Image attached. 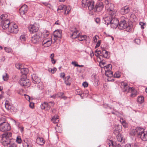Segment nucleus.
<instances>
[{
    "label": "nucleus",
    "instance_id": "nucleus-33",
    "mask_svg": "<svg viewBox=\"0 0 147 147\" xmlns=\"http://www.w3.org/2000/svg\"><path fill=\"white\" fill-rule=\"evenodd\" d=\"M51 121L53 123H57L59 121L58 116L56 115L52 117Z\"/></svg>",
    "mask_w": 147,
    "mask_h": 147
},
{
    "label": "nucleus",
    "instance_id": "nucleus-61",
    "mask_svg": "<svg viewBox=\"0 0 147 147\" xmlns=\"http://www.w3.org/2000/svg\"><path fill=\"white\" fill-rule=\"evenodd\" d=\"M37 77H38L36 76V75L35 74H34L32 75V79L33 80H35V79H36Z\"/></svg>",
    "mask_w": 147,
    "mask_h": 147
},
{
    "label": "nucleus",
    "instance_id": "nucleus-54",
    "mask_svg": "<svg viewBox=\"0 0 147 147\" xmlns=\"http://www.w3.org/2000/svg\"><path fill=\"white\" fill-rule=\"evenodd\" d=\"M100 62L99 63L100 66L101 67H103L102 66H104L105 64V62H103L101 60V59H100Z\"/></svg>",
    "mask_w": 147,
    "mask_h": 147
},
{
    "label": "nucleus",
    "instance_id": "nucleus-64",
    "mask_svg": "<svg viewBox=\"0 0 147 147\" xmlns=\"http://www.w3.org/2000/svg\"><path fill=\"white\" fill-rule=\"evenodd\" d=\"M125 147H133V145H132L131 144H128L125 145Z\"/></svg>",
    "mask_w": 147,
    "mask_h": 147
},
{
    "label": "nucleus",
    "instance_id": "nucleus-41",
    "mask_svg": "<svg viewBox=\"0 0 147 147\" xmlns=\"http://www.w3.org/2000/svg\"><path fill=\"white\" fill-rule=\"evenodd\" d=\"M121 76V73L118 71L116 72L114 75V77L115 78H119Z\"/></svg>",
    "mask_w": 147,
    "mask_h": 147
},
{
    "label": "nucleus",
    "instance_id": "nucleus-16",
    "mask_svg": "<svg viewBox=\"0 0 147 147\" xmlns=\"http://www.w3.org/2000/svg\"><path fill=\"white\" fill-rule=\"evenodd\" d=\"M94 2L92 0L90 1H88V3L87 5L89 10L92 11V13H94Z\"/></svg>",
    "mask_w": 147,
    "mask_h": 147
},
{
    "label": "nucleus",
    "instance_id": "nucleus-55",
    "mask_svg": "<svg viewBox=\"0 0 147 147\" xmlns=\"http://www.w3.org/2000/svg\"><path fill=\"white\" fill-rule=\"evenodd\" d=\"M134 42L136 43L137 44L139 45L140 44V40L139 39H136L134 40Z\"/></svg>",
    "mask_w": 147,
    "mask_h": 147
},
{
    "label": "nucleus",
    "instance_id": "nucleus-51",
    "mask_svg": "<svg viewBox=\"0 0 147 147\" xmlns=\"http://www.w3.org/2000/svg\"><path fill=\"white\" fill-rule=\"evenodd\" d=\"M140 25L141 26V28L143 29L144 28V26L146 25V23L143 22H140Z\"/></svg>",
    "mask_w": 147,
    "mask_h": 147
},
{
    "label": "nucleus",
    "instance_id": "nucleus-27",
    "mask_svg": "<svg viewBox=\"0 0 147 147\" xmlns=\"http://www.w3.org/2000/svg\"><path fill=\"white\" fill-rule=\"evenodd\" d=\"M117 138L118 141L121 142L122 143L124 142L125 140V138L121 134L117 135Z\"/></svg>",
    "mask_w": 147,
    "mask_h": 147
},
{
    "label": "nucleus",
    "instance_id": "nucleus-56",
    "mask_svg": "<svg viewBox=\"0 0 147 147\" xmlns=\"http://www.w3.org/2000/svg\"><path fill=\"white\" fill-rule=\"evenodd\" d=\"M20 39L22 41H25L26 40V38L24 35H21L20 36Z\"/></svg>",
    "mask_w": 147,
    "mask_h": 147
},
{
    "label": "nucleus",
    "instance_id": "nucleus-1",
    "mask_svg": "<svg viewBox=\"0 0 147 147\" xmlns=\"http://www.w3.org/2000/svg\"><path fill=\"white\" fill-rule=\"evenodd\" d=\"M12 136V133L8 132L4 134L1 135V143L4 146H7L8 147H16V143L10 141L9 138Z\"/></svg>",
    "mask_w": 147,
    "mask_h": 147
},
{
    "label": "nucleus",
    "instance_id": "nucleus-60",
    "mask_svg": "<svg viewBox=\"0 0 147 147\" xmlns=\"http://www.w3.org/2000/svg\"><path fill=\"white\" fill-rule=\"evenodd\" d=\"M30 103L29 105V107L32 108L33 109L34 107V104L33 102H30Z\"/></svg>",
    "mask_w": 147,
    "mask_h": 147
},
{
    "label": "nucleus",
    "instance_id": "nucleus-8",
    "mask_svg": "<svg viewBox=\"0 0 147 147\" xmlns=\"http://www.w3.org/2000/svg\"><path fill=\"white\" fill-rule=\"evenodd\" d=\"M28 28L30 33H34L36 32L38 30V25L36 24L33 25H31L28 26Z\"/></svg>",
    "mask_w": 147,
    "mask_h": 147
},
{
    "label": "nucleus",
    "instance_id": "nucleus-11",
    "mask_svg": "<svg viewBox=\"0 0 147 147\" xmlns=\"http://www.w3.org/2000/svg\"><path fill=\"white\" fill-rule=\"evenodd\" d=\"M41 35L40 34H36L32 36L31 41L34 43H36L39 42L41 39Z\"/></svg>",
    "mask_w": 147,
    "mask_h": 147
},
{
    "label": "nucleus",
    "instance_id": "nucleus-45",
    "mask_svg": "<svg viewBox=\"0 0 147 147\" xmlns=\"http://www.w3.org/2000/svg\"><path fill=\"white\" fill-rule=\"evenodd\" d=\"M16 141V142L18 143L21 144L22 142V140L20 137V136H18L17 137Z\"/></svg>",
    "mask_w": 147,
    "mask_h": 147
},
{
    "label": "nucleus",
    "instance_id": "nucleus-23",
    "mask_svg": "<svg viewBox=\"0 0 147 147\" xmlns=\"http://www.w3.org/2000/svg\"><path fill=\"white\" fill-rule=\"evenodd\" d=\"M19 82L20 83H24V82H26V83H29V80L27 78L26 76L22 75L20 78Z\"/></svg>",
    "mask_w": 147,
    "mask_h": 147
},
{
    "label": "nucleus",
    "instance_id": "nucleus-36",
    "mask_svg": "<svg viewBox=\"0 0 147 147\" xmlns=\"http://www.w3.org/2000/svg\"><path fill=\"white\" fill-rule=\"evenodd\" d=\"M108 53V51L105 50H102V51H101V55L99 56V57H98V59H101V57H102L104 55H105V54H107Z\"/></svg>",
    "mask_w": 147,
    "mask_h": 147
},
{
    "label": "nucleus",
    "instance_id": "nucleus-30",
    "mask_svg": "<svg viewBox=\"0 0 147 147\" xmlns=\"http://www.w3.org/2000/svg\"><path fill=\"white\" fill-rule=\"evenodd\" d=\"M108 13H109V16H108L109 17H110V18H113L115 17V14L116 12V11L115 10H114L113 9H112L111 11H107Z\"/></svg>",
    "mask_w": 147,
    "mask_h": 147
},
{
    "label": "nucleus",
    "instance_id": "nucleus-53",
    "mask_svg": "<svg viewBox=\"0 0 147 147\" xmlns=\"http://www.w3.org/2000/svg\"><path fill=\"white\" fill-rule=\"evenodd\" d=\"M110 53L109 52H108V53L107 54H105V55H104L102 57H104L105 58L108 59L110 57L109 55Z\"/></svg>",
    "mask_w": 147,
    "mask_h": 147
},
{
    "label": "nucleus",
    "instance_id": "nucleus-48",
    "mask_svg": "<svg viewBox=\"0 0 147 147\" xmlns=\"http://www.w3.org/2000/svg\"><path fill=\"white\" fill-rule=\"evenodd\" d=\"M88 2V0H82V3L83 5H84V6L87 5Z\"/></svg>",
    "mask_w": 147,
    "mask_h": 147
},
{
    "label": "nucleus",
    "instance_id": "nucleus-18",
    "mask_svg": "<svg viewBox=\"0 0 147 147\" xmlns=\"http://www.w3.org/2000/svg\"><path fill=\"white\" fill-rule=\"evenodd\" d=\"M130 10L129 7L128 6H125L123 7L121 9L120 12L123 15L127 14Z\"/></svg>",
    "mask_w": 147,
    "mask_h": 147
},
{
    "label": "nucleus",
    "instance_id": "nucleus-13",
    "mask_svg": "<svg viewBox=\"0 0 147 147\" xmlns=\"http://www.w3.org/2000/svg\"><path fill=\"white\" fill-rule=\"evenodd\" d=\"M52 42L51 38H46L44 39L42 42V46L47 47L51 46Z\"/></svg>",
    "mask_w": 147,
    "mask_h": 147
},
{
    "label": "nucleus",
    "instance_id": "nucleus-57",
    "mask_svg": "<svg viewBox=\"0 0 147 147\" xmlns=\"http://www.w3.org/2000/svg\"><path fill=\"white\" fill-rule=\"evenodd\" d=\"M24 96L25 98H26V99H27V100H28L29 101V102H30V96H28L26 94H24Z\"/></svg>",
    "mask_w": 147,
    "mask_h": 147
},
{
    "label": "nucleus",
    "instance_id": "nucleus-49",
    "mask_svg": "<svg viewBox=\"0 0 147 147\" xmlns=\"http://www.w3.org/2000/svg\"><path fill=\"white\" fill-rule=\"evenodd\" d=\"M132 28V27L131 25H128L127 26H126V28H125L126 29V30L127 32H129L131 30Z\"/></svg>",
    "mask_w": 147,
    "mask_h": 147
},
{
    "label": "nucleus",
    "instance_id": "nucleus-2",
    "mask_svg": "<svg viewBox=\"0 0 147 147\" xmlns=\"http://www.w3.org/2000/svg\"><path fill=\"white\" fill-rule=\"evenodd\" d=\"M121 84L120 86L124 91L127 92H130L131 97H134L137 95V91L134 88L129 87L127 83H121Z\"/></svg>",
    "mask_w": 147,
    "mask_h": 147
},
{
    "label": "nucleus",
    "instance_id": "nucleus-5",
    "mask_svg": "<svg viewBox=\"0 0 147 147\" xmlns=\"http://www.w3.org/2000/svg\"><path fill=\"white\" fill-rule=\"evenodd\" d=\"M54 105V103L52 102H45L41 105L40 107L42 109L47 111L49 110L51 107L53 106Z\"/></svg>",
    "mask_w": 147,
    "mask_h": 147
},
{
    "label": "nucleus",
    "instance_id": "nucleus-4",
    "mask_svg": "<svg viewBox=\"0 0 147 147\" xmlns=\"http://www.w3.org/2000/svg\"><path fill=\"white\" fill-rule=\"evenodd\" d=\"M104 68L105 71V75L109 77H113V72L111 71L112 68L111 65L109 64L107 65L104 66Z\"/></svg>",
    "mask_w": 147,
    "mask_h": 147
},
{
    "label": "nucleus",
    "instance_id": "nucleus-20",
    "mask_svg": "<svg viewBox=\"0 0 147 147\" xmlns=\"http://www.w3.org/2000/svg\"><path fill=\"white\" fill-rule=\"evenodd\" d=\"M107 143L109 147H121L119 144L115 145L113 141L109 139L107 140Z\"/></svg>",
    "mask_w": 147,
    "mask_h": 147
},
{
    "label": "nucleus",
    "instance_id": "nucleus-6",
    "mask_svg": "<svg viewBox=\"0 0 147 147\" xmlns=\"http://www.w3.org/2000/svg\"><path fill=\"white\" fill-rule=\"evenodd\" d=\"M138 137L140 138L142 140L146 141L147 140V132L144 131V129L141 128Z\"/></svg>",
    "mask_w": 147,
    "mask_h": 147
},
{
    "label": "nucleus",
    "instance_id": "nucleus-34",
    "mask_svg": "<svg viewBox=\"0 0 147 147\" xmlns=\"http://www.w3.org/2000/svg\"><path fill=\"white\" fill-rule=\"evenodd\" d=\"M8 17L7 15L6 14H2L0 16V22L1 21H5V20H8L7 19Z\"/></svg>",
    "mask_w": 147,
    "mask_h": 147
},
{
    "label": "nucleus",
    "instance_id": "nucleus-40",
    "mask_svg": "<svg viewBox=\"0 0 147 147\" xmlns=\"http://www.w3.org/2000/svg\"><path fill=\"white\" fill-rule=\"evenodd\" d=\"M55 129L56 131L58 132H61L62 130L61 127L60 126L59 127L58 124L57 125V126L55 127Z\"/></svg>",
    "mask_w": 147,
    "mask_h": 147
},
{
    "label": "nucleus",
    "instance_id": "nucleus-44",
    "mask_svg": "<svg viewBox=\"0 0 147 147\" xmlns=\"http://www.w3.org/2000/svg\"><path fill=\"white\" fill-rule=\"evenodd\" d=\"M101 51L100 50H98V49H97L95 51V55L96 56L98 57H99V56H98L99 55H101Z\"/></svg>",
    "mask_w": 147,
    "mask_h": 147
},
{
    "label": "nucleus",
    "instance_id": "nucleus-10",
    "mask_svg": "<svg viewBox=\"0 0 147 147\" xmlns=\"http://www.w3.org/2000/svg\"><path fill=\"white\" fill-rule=\"evenodd\" d=\"M103 7L102 3L100 2L99 1L97 3L94 9V13L96 12H99L101 11Z\"/></svg>",
    "mask_w": 147,
    "mask_h": 147
},
{
    "label": "nucleus",
    "instance_id": "nucleus-37",
    "mask_svg": "<svg viewBox=\"0 0 147 147\" xmlns=\"http://www.w3.org/2000/svg\"><path fill=\"white\" fill-rule=\"evenodd\" d=\"M63 92L58 93L57 94V97L62 98L64 99H65L66 98L65 97L63 96Z\"/></svg>",
    "mask_w": 147,
    "mask_h": 147
},
{
    "label": "nucleus",
    "instance_id": "nucleus-42",
    "mask_svg": "<svg viewBox=\"0 0 147 147\" xmlns=\"http://www.w3.org/2000/svg\"><path fill=\"white\" fill-rule=\"evenodd\" d=\"M48 71L49 72H51L52 74H54L57 71V69L55 67H54L53 69L49 68H48Z\"/></svg>",
    "mask_w": 147,
    "mask_h": 147
},
{
    "label": "nucleus",
    "instance_id": "nucleus-14",
    "mask_svg": "<svg viewBox=\"0 0 147 147\" xmlns=\"http://www.w3.org/2000/svg\"><path fill=\"white\" fill-rule=\"evenodd\" d=\"M111 26L112 28H116L118 26L119 21L115 18H112L111 21Z\"/></svg>",
    "mask_w": 147,
    "mask_h": 147
},
{
    "label": "nucleus",
    "instance_id": "nucleus-62",
    "mask_svg": "<svg viewBox=\"0 0 147 147\" xmlns=\"http://www.w3.org/2000/svg\"><path fill=\"white\" fill-rule=\"evenodd\" d=\"M97 37H98V36L96 35H95L93 37V39L94 42H96L97 41Z\"/></svg>",
    "mask_w": 147,
    "mask_h": 147
},
{
    "label": "nucleus",
    "instance_id": "nucleus-22",
    "mask_svg": "<svg viewBox=\"0 0 147 147\" xmlns=\"http://www.w3.org/2000/svg\"><path fill=\"white\" fill-rule=\"evenodd\" d=\"M127 24L126 21L125 20L121 21L119 24L118 25V27L120 29L122 30L125 28Z\"/></svg>",
    "mask_w": 147,
    "mask_h": 147
},
{
    "label": "nucleus",
    "instance_id": "nucleus-21",
    "mask_svg": "<svg viewBox=\"0 0 147 147\" xmlns=\"http://www.w3.org/2000/svg\"><path fill=\"white\" fill-rule=\"evenodd\" d=\"M141 128L140 127H137L135 129L131 130L130 132V134L132 136L137 135L138 136Z\"/></svg>",
    "mask_w": 147,
    "mask_h": 147
},
{
    "label": "nucleus",
    "instance_id": "nucleus-43",
    "mask_svg": "<svg viewBox=\"0 0 147 147\" xmlns=\"http://www.w3.org/2000/svg\"><path fill=\"white\" fill-rule=\"evenodd\" d=\"M86 36V35H83L82 36H81L80 35V36H79V37L78 38V40L80 41H83L85 39Z\"/></svg>",
    "mask_w": 147,
    "mask_h": 147
},
{
    "label": "nucleus",
    "instance_id": "nucleus-12",
    "mask_svg": "<svg viewBox=\"0 0 147 147\" xmlns=\"http://www.w3.org/2000/svg\"><path fill=\"white\" fill-rule=\"evenodd\" d=\"M0 22L2 27L4 30L7 29V28L10 26V24H11L9 20H5V21H1Z\"/></svg>",
    "mask_w": 147,
    "mask_h": 147
},
{
    "label": "nucleus",
    "instance_id": "nucleus-15",
    "mask_svg": "<svg viewBox=\"0 0 147 147\" xmlns=\"http://www.w3.org/2000/svg\"><path fill=\"white\" fill-rule=\"evenodd\" d=\"M28 10V6L24 4L20 9V13L21 15H24L27 12Z\"/></svg>",
    "mask_w": 147,
    "mask_h": 147
},
{
    "label": "nucleus",
    "instance_id": "nucleus-24",
    "mask_svg": "<svg viewBox=\"0 0 147 147\" xmlns=\"http://www.w3.org/2000/svg\"><path fill=\"white\" fill-rule=\"evenodd\" d=\"M36 142L38 144L43 145L45 144V141L42 138L38 137L36 139Z\"/></svg>",
    "mask_w": 147,
    "mask_h": 147
},
{
    "label": "nucleus",
    "instance_id": "nucleus-17",
    "mask_svg": "<svg viewBox=\"0 0 147 147\" xmlns=\"http://www.w3.org/2000/svg\"><path fill=\"white\" fill-rule=\"evenodd\" d=\"M105 3L106 4L105 7L107 11H111L113 9L114 5L113 3H110L108 0H106Z\"/></svg>",
    "mask_w": 147,
    "mask_h": 147
},
{
    "label": "nucleus",
    "instance_id": "nucleus-39",
    "mask_svg": "<svg viewBox=\"0 0 147 147\" xmlns=\"http://www.w3.org/2000/svg\"><path fill=\"white\" fill-rule=\"evenodd\" d=\"M136 19V16L134 14H131L130 16L129 19L131 21H135V19Z\"/></svg>",
    "mask_w": 147,
    "mask_h": 147
},
{
    "label": "nucleus",
    "instance_id": "nucleus-3",
    "mask_svg": "<svg viewBox=\"0 0 147 147\" xmlns=\"http://www.w3.org/2000/svg\"><path fill=\"white\" fill-rule=\"evenodd\" d=\"M11 127L9 124L5 122H2L0 120V131L2 132H5L10 130Z\"/></svg>",
    "mask_w": 147,
    "mask_h": 147
},
{
    "label": "nucleus",
    "instance_id": "nucleus-19",
    "mask_svg": "<svg viewBox=\"0 0 147 147\" xmlns=\"http://www.w3.org/2000/svg\"><path fill=\"white\" fill-rule=\"evenodd\" d=\"M53 35L54 37V40L56 41L57 38H60L61 36V31L59 30H57L55 31L53 33Z\"/></svg>",
    "mask_w": 147,
    "mask_h": 147
},
{
    "label": "nucleus",
    "instance_id": "nucleus-26",
    "mask_svg": "<svg viewBox=\"0 0 147 147\" xmlns=\"http://www.w3.org/2000/svg\"><path fill=\"white\" fill-rule=\"evenodd\" d=\"M122 127L121 126L117 125L114 131V134L116 135H118L119 134V132L121 131Z\"/></svg>",
    "mask_w": 147,
    "mask_h": 147
},
{
    "label": "nucleus",
    "instance_id": "nucleus-59",
    "mask_svg": "<svg viewBox=\"0 0 147 147\" xmlns=\"http://www.w3.org/2000/svg\"><path fill=\"white\" fill-rule=\"evenodd\" d=\"M125 128H127L128 127V124L125 122L121 124Z\"/></svg>",
    "mask_w": 147,
    "mask_h": 147
},
{
    "label": "nucleus",
    "instance_id": "nucleus-9",
    "mask_svg": "<svg viewBox=\"0 0 147 147\" xmlns=\"http://www.w3.org/2000/svg\"><path fill=\"white\" fill-rule=\"evenodd\" d=\"M59 10H62V11H64V14H68L69 13L70 10L69 7H66V6L64 5H59L58 7L57 10V11H59ZM62 11H61V12Z\"/></svg>",
    "mask_w": 147,
    "mask_h": 147
},
{
    "label": "nucleus",
    "instance_id": "nucleus-35",
    "mask_svg": "<svg viewBox=\"0 0 147 147\" xmlns=\"http://www.w3.org/2000/svg\"><path fill=\"white\" fill-rule=\"evenodd\" d=\"M112 18H110V17L108 16L105 19V24L107 25L111 24V21Z\"/></svg>",
    "mask_w": 147,
    "mask_h": 147
},
{
    "label": "nucleus",
    "instance_id": "nucleus-58",
    "mask_svg": "<svg viewBox=\"0 0 147 147\" xmlns=\"http://www.w3.org/2000/svg\"><path fill=\"white\" fill-rule=\"evenodd\" d=\"M36 83H40V78L38 77H37L36 79H35V80H33Z\"/></svg>",
    "mask_w": 147,
    "mask_h": 147
},
{
    "label": "nucleus",
    "instance_id": "nucleus-63",
    "mask_svg": "<svg viewBox=\"0 0 147 147\" xmlns=\"http://www.w3.org/2000/svg\"><path fill=\"white\" fill-rule=\"evenodd\" d=\"M49 32L47 31L46 33L44 34V38H46L49 35Z\"/></svg>",
    "mask_w": 147,
    "mask_h": 147
},
{
    "label": "nucleus",
    "instance_id": "nucleus-29",
    "mask_svg": "<svg viewBox=\"0 0 147 147\" xmlns=\"http://www.w3.org/2000/svg\"><path fill=\"white\" fill-rule=\"evenodd\" d=\"M91 80L92 82L94 83L98 82V77L95 74L92 75Z\"/></svg>",
    "mask_w": 147,
    "mask_h": 147
},
{
    "label": "nucleus",
    "instance_id": "nucleus-47",
    "mask_svg": "<svg viewBox=\"0 0 147 147\" xmlns=\"http://www.w3.org/2000/svg\"><path fill=\"white\" fill-rule=\"evenodd\" d=\"M24 141L27 144V147H29L30 144V142L27 139H24Z\"/></svg>",
    "mask_w": 147,
    "mask_h": 147
},
{
    "label": "nucleus",
    "instance_id": "nucleus-32",
    "mask_svg": "<svg viewBox=\"0 0 147 147\" xmlns=\"http://www.w3.org/2000/svg\"><path fill=\"white\" fill-rule=\"evenodd\" d=\"M144 98L142 96H138L137 98L138 102L142 104L144 102Z\"/></svg>",
    "mask_w": 147,
    "mask_h": 147
},
{
    "label": "nucleus",
    "instance_id": "nucleus-28",
    "mask_svg": "<svg viewBox=\"0 0 147 147\" xmlns=\"http://www.w3.org/2000/svg\"><path fill=\"white\" fill-rule=\"evenodd\" d=\"M5 107L8 111L11 109L13 106L8 101L6 100L5 103Z\"/></svg>",
    "mask_w": 147,
    "mask_h": 147
},
{
    "label": "nucleus",
    "instance_id": "nucleus-31",
    "mask_svg": "<svg viewBox=\"0 0 147 147\" xmlns=\"http://www.w3.org/2000/svg\"><path fill=\"white\" fill-rule=\"evenodd\" d=\"M29 70L27 68H24L22 67L21 69V72L23 74L22 75H26L28 73Z\"/></svg>",
    "mask_w": 147,
    "mask_h": 147
},
{
    "label": "nucleus",
    "instance_id": "nucleus-50",
    "mask_svg": "<svg viewBox=\"0 0 147 147\" xmlns=\"http://www.w3.org/2000/svg\"><path fill=\"white\" fill-rule=\"evenodd\" d=\"M16 67L17 68L21 69L22 68V66L19 63H17L16 64Z\"/></svg>",
    "mask_w": 147,
    "mask_h": 147
},
{
    "label": "nucleus",
    "instance_id": "nucleus-25",
    "mask_svg": "<svg viewBox=\"0 0 147 147\" xmlns=\"http://www.w3.org/2000/svg\"><path fill=\"white\" fill-rule=\"evenodd\" d=\"M78 33V31L77 30H75L73 32H72L71 34V37L72 38H76L79 37L80 36V33Z\"/></svg>",
    "mask_w": 147,
    "mask_h": 147
},
{
    "label": "nucleus",
    "instance_id": "nucleus-52",
    "mask_svg": "<svg viewBox=\"0 0 147 147\" xmlns=\"http://www.w3.org/2000/svg\"><path fill=\"white\" fill-rule=\"evenodd\" d=\"M76 95H81L82 94V92L80 90L78 89L76 90Z\"/></svg>",
    "mask_w": 147,
    "mask_h": 147
},
{
    "label": "nucleus",
    "instance_id": "nucleus-38",
    "mask_svg": "<svg viewBox=\"0 0 147 147\" xmlns=\"http://www.w3.org/2000/svg\"><path fill=\"white\" fill-rule=\"evenodd\" d=\"M3 78L4 81H7L9 79L8 75L6 73H5L3 76Z\"/></svg>",
    "mask_w": 147,
    "mask_h": 147
},
{
    "label": "nucleus",
    "instance_id": "nucleus-7",
    "mask_svg": "<svg viewBox=\"0 0 147 147\" xmlns=\"http://www.w3.org/2000/svg\"><path fill=\"white\" fill-rule=\"evenodd\" d=\"M8 31L11 33L15 34L17 33L18 31V29L17 24L11 23L8 28Z\"/></svg>",
    "mask_w": 147,
    "mask_h": 147
},
{
    "label": "nucleus",
    "instance_id": "nucleus-46",
    "mask_svg": "<svg viewBox=\"0 0 147 147\" xmlns=\"http://www.w3.org/2000/svg\"><path fill=\"white\" fill-rule=\"evenodd\" d=\"M4 50L7 53H10L11 51V49L10 48L6 47L4 48Z\"/></svg>",
    "mask_w": 147,
    "mask_h": 147
}]
</instances>
